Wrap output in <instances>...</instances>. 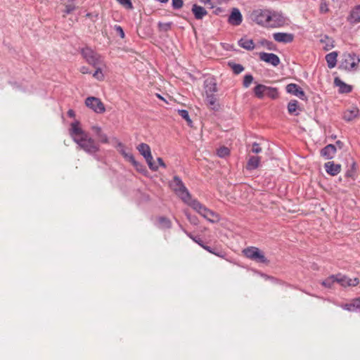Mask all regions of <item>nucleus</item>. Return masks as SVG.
<instances>
[{
	"label": "nucleus",
	"mask_w": 360,
	"mask_h": 360,
	"mask_svg": "<svg viewBox=\"0 0 360 360\" xmlns=\"http://www.w3.org/2000/svg\"><path fill=\"white\" fill-rule=\"evenodd\" d=\"M172 190L184 202L191 207L195 211L208 221L213 222L217 216L214 212L207 208L196 199H192L191 195L185 186L181 179L178 176H174L169 183Z\"/></svg>",
	"instance_id": "nucleus-1"
},
{
	"label": "nucleus",
	"mask_w": 360,
	"mask_h": 360,
	"mask_svg": "<svg viewBox=\"0 0 360 360\" xmlns=\"http://www.w3.org/2000/svg\"><path fill=\"white\" fill-rule=\"evenodd\" d=\"M69 134L72 141L77 145V148L84 150L89 155L96 156L100 151V145L89 134L83 130L78 121L71 123Z\"/></svg>",
	"instance_id": "nucleus-2"
},
{
	"label": "nucleus",
	"mask_w": 360,
	"mask_h": 360,
	"mask_svg": "<svg viewBox=\"0 0 360 360\" xmlns=\"http://www.w3.org/2000/svg\"><path fill=\"white\" fill-rule=\"evenodd\" d=\"M80 53L86 62L91 66H105L103 57L96 51H94L89 46L83 47L80 49Z\"/></svg>",
	"instance_id": "nucleus-3"
},
{
	"label": "nucleus",
	"mask_w": 360,
	"mask_h": 360,
	"mask_svg": "<svg viewBox=\"0 0 360 360\" xmlns=\"http://www.w3.org/2000/svg\"><path fill=\"white\" fill-rule=\"evenodd\" d=\"M243 255L248 259L259 263H267L268 260L264 253L256 247H248L243 250Z\"/></svg>",
	"instance_id": "nucleus-4"
},
{
	"label": "nucleus",
	"mask_w": 360,
	"mask_h": 360,
	"mask_svg": "<svg viewBox=\"0 0 360 360\" xmlns=\"http://www.w3.org/2000/svg\"><path fill=\"white\" fill-rule=\"evenodd\" d=\"M343 57L340 68L346 70L350 71L356 69L360 62V58L354 53H345Z\"/></svg>",
	"instance_id": "nucleus-5"
},
{
	"label": "nucleus",
	"mask_w": 360,
	"mask_h": 360,
	"mask_svg": "<svg viewBox=\"0 0 360 360\" xmlns=\"http://www.w3.org/2000/svg\"><path fill=\"white\" fill-rule=\"evenodd\" d=\"M269 11L267 9H257L252 12L251 19L257 24L263 27H268V20L269 18Z\"/></svg>",
	"instance_id": "nucleus-6"
},
{
	"label": "nucleus",
	"mask_w": 360,
	"mask_h": 360,
	"mask_svg": "<svg viewBox=\"0 0 360 360\" xmlns=\"http://www.w3.org/2000/svg\"><path fill=\"white\" fill-rule=\"evenodd\" d=\"M86 105L96 113L101 114L105 111L103 103L98 98L89 96L85 100Z\"/></svg>",
	"instance_id": "nucleus-7"
},
{
	"label": "nucleus",
	"mask_w": 360,
	"mask_h": 360,
	"mask_svg": "<svg viewBox=\"0 0 360 360\" xmlns=\"http://www.w3.org/2000/svg\"><path fill=\"white\" fill-rule=\"evenodd\" d=\"M269 18L268 20V27H278L285 23L283 16L276 11H269Z\"/></svg>",
	"instance_id": "nucleus-8"
},
{
	"label": "nucleus",
	"mask_w": 360,
	"mask_h": 360,
	"mask_svg": "<svg viewBox=\"0 0 360 360\" xmlns=\"http://www.w3.org/2000/svg\"><path fill=\"white\" fill-rule=\"evenodd\" d=\"M337 283L344 288L354 287L359 283L358 278H350L340 274H337Z\"/></svg>",
	"instance_id": "nucleus-9"
},
{
	"label": "nucleus",
	"mask_w": 360,
	"mask_h": 360,
	"mask_svg": "<svg viewBox=\"0 0 360 360\" xmlns=\"http://www.w3.org/2000/svg\"><path fill=\"white\" fill-rule=\"evenodd\" d=\"M259 59L266 63H269L274 67L278 66L280 63L279 57L275 53L261 52L259 54Z\"/></svg>",
	"instance_id": "nucleus-10"
},
{
	"label": "nucleus",
	"mask_w": 360,
	"mask_h": 360,
	"mask_svg": "<svg viewBox=\"0 0 360 360\" xmlns=\"http://www.w3.org/2000/svg\"><path fill=\"white\" fill-rule=\"evenodd\" d=\"M285 89L288 94L296 96L297 97L302 100L306 99L304 91L302 89V88L300 86H298L296 84L291 83L288 84L285 87Z\"/></svg>",
	"instance_id": "nucleus-11"
},
{
	"label": "nucleus",
	"mask_w": 360,
	"mask_h": 360,
	"mask_svg": "<svg viewBox=\"0 0 360 360\" xmlns=\"http://www.w3.org/2000/svg\"><path fill=\"white\" fill-rule=\"evenodd\" d=\"M340 307L350 312H360V297L354 298L349 302L341 304Z\"/></svg>",
	"instance_id": "nucleus-12"
},
{
	"label": "nucleus",
	"mask_w": 360,
	"mask_h": 360,
	"mask_svg": "<svg viewBox=\"0 0 360 360\" xmlns=\"http://www.w3.org/2000/svg\"><path fill=\"white\" fill-rule=\"evenodd\" d=\"M242 21L243 16L239 9L236 8H233L228 19L229 23L234 26H238L241 24Z\"/></svg>",
	"instance_id": "nucleus-13"
},
{
	"label": "nucleus",
	"mask_w": 360,
	"mask_h": 360,
	"mask_svg": "<svg viewBox=\"0 0 360 360\" xmlns=\"http://www.w3.org/2000/svg\"><path fill=\"white\" fill-rule=\"evenodd\" d=\"M360 116V111L357 107H352L344 111L342 118L346 122H351Z\"/></svg>",
	"instance_id": "nucleus-14"
},
{
	"label": "nucleus",
	"mask_w": 360,
	"mask_h": 360,
	"mask_svg": "<svg viewBox=\"0 0 360 360\" xmlns=\"http://www.w3.org/2000/svg\"><path fill=\"white\" fill-rule=\"evenodd\" d=\"M91 129L96 135L98 143H109V139L106 134H105L101 127L98 125H94L91 127Z\"/></svg>",
	"instance_id": "nucleus-15"
},
{
	"label": "nucleus",
	"mask_w": 360,
	"mask_h": 360,
	"mask_svg": "<svg viewBox=\"0 0 360 360\" xmlns=\"http://www.w3.org/2000/svg\"><path fill=\"white\" fill-rule=\"evenodd\" d=\"M273 37L275 41L285 44L290 43L294 39V35L290 33L276 32Z\"/></svg>",
	"instance_id": "nucleus-16"
},
{
	"label": "nucleus",
	"mask_w": 360,
	"mask_h": 360,
	"mask_svg": "<svg viewBox=\"0 0 360 360\" xmlns=\"http://www.w3.org/2000/svg\"><path fill=\"white\" fill-rule=\"evenodd\" d=\"M191 11L196 20H202L205 15H207V11L206 9L196 4H194L192 6Z\"/></svg>",
	"instance_id": "nucleus-17"
},
{
	"label": "nucleus",
	"mask_w": 360,
	"mask_h": 360,
	"mask_svg": "<svg viewBox=\"0 0 360 360\" xmlns=\"http://www.w3.org/2000/svg\"><path fill=\"white\" fill-rule=\"evenodd\" d=\"M324 167L326 172L331 176L337 175L341 170V165L339 164H335L333 162H328L325 163Z\"/></svg>",
	"instance_id": "nucleus-18"
},
{
	"label": "nucleus",
	"mask_w": 360,
	"mask_h": 360,
	"mask_svg": "<svg viewBox=\"0 0 360 360\" xmlns=\"http://www.w3.org/2000/svg\"><path fill=\"white\" fill-rule=\"evenodd\" d=\"M336 147L333 144H328L321 150V155L326 159H332L335 153Z\"/></svg>",
	"instance_id": "nucleus-19"
},
{
	"label": "nucleus",
	"mask_w": 360,
	"mask_h": 360,
	"mask_svg": "<svg viewBox=\"0 0 360 360\" xmlns=\"http://www.w3.org/2000/svg\"><path fill=\"white\" fill-rule=\"evenodd\" d=\"M334 84L338 86L340 93H349L352 91V86L343 82L339 77H335Z\"/></svg>",
	"instance_id": "nucleus-20"
},
{
	"label": "nucleus",
	"mask_w": 360,
	"mask_h": 360,
	"mask_svg": "<svg viewBox=\"0 0 360 360\" xmlns=\"http://www.w3.org/2000/svg\"><path fill=\"white\" fill-rule=\"evenodd\" d=\"M206 103L207 105L213 110H217L219 109V104L217 102V98L214 94L206 95Z\"/></svg>",
	"instance_id": "nucleus-21"
},
{
	"label": "nucleus",
	"mask_w": 360,
	"mask_h": 360,
	"mask_svg": "<svg viewBox=\"0 0 360 360\" xmlns=\"http://www.w3.org/2000/svg\"><path fill=\"white\" fill-rule=\"evenodd\" d=\"M260 158L259 156H251L246 165V169L248 170H253L257 169L260 163Z\"/></svg>",
	"instance_id": "nucleus-22"
},
{
	"label": "nucleus",
	"mask_w": 360,
	"mask_h": 360,
	"mask_svg": "<svg viewBox=\"0 0 360 360\" xmlns=\"http://www.w3.org/2000/svg\"><path fill=\"white\" fill-rule=\"evenodd\" d=\"M199 1L212 9L218 5L228 3L229 0H199Z\"/></svg>",
	"instance_id": "nucleus-23"
},
{
	"label": "nucleus",
	"mask_w": 360,
	"mask_h": 360,
	"mask_svg": "<svg viewBox=\"0 0 360 360\" xmlns=\"http://www.w3.org/2000/svg\"><path fill=\"white\" fill-rule=\"evenodd\" d=\"M238 44L240 47L248 50L252 51L255 48V44L252 39H248L246 38H242L238 41Z\"/></svg>",
	"instance_id": "nucleus-24"
},
{
	"label": "nucleus",
	"mask_w": 360,
	"mask_h": 360,
	"mask_svg": "<svg viewBox=\"0 0 360 360\" xmlns=\"http://www.w3.org/2000/svg\"><path fill=\"white\" fill-rule=\"evenodd\" d=\"M158 226L161 229H168L172 226V222L169 219L165 217H159L157 219Z\"/></svg>",
	"instance_id": "nucleus-25"
},
{
	"label": "nucleus",
	"mask_w": 360,
	"mask_h": 360,
	"mask_svg": "<svg viewBox=\"0 0 360 360\" xmlns=\"http://www.w3.org/2000/svg\"><path fill=\"white\" fill-rule=\"evenodd\" d=\"M338 53L335 51L331 52L326 56V60L329 68H333L337 63Z\"/></svg>",
	"instance_id": "nucleus-26"
},
{
	"label": "nucleus",
	"mask_w": 360,
	"mask_h": 360,
	"mask_svg": "<svg viewBox=\"0 0 360 360\" xmlns=\"http://www.w3.org/2000/svg\"><path fill=\"white\" fill-rule=\"evenodd\" d=\"M320 42L323 44V47L326 51L330 50L334 47V40L326 35L320 40Z\"/></svg>",
	"instance_id": "nucleus-27"
},
{
	"label": "nucleus",
	"mask_w": 360,
	"mask_h": 360,
	"mask_svg": "<svg viewBox=\"0 0 360 360\" xmlns=\"http://www.w3.org/2000/svg\"><path fill=\"white\" fill-rule=\"evenodd\" d=\"M217 91V84L212 80L205 81V93L207 94H214Z\"/></svg>",
	"instance_id": "nucleus-28"
},
{
	"label": "nucleus",
	"mask_w": 360,
	"mask_h": 360,
	"mask_svg": "<svg viewBox=\"0 0 360 360\" xmlns=\"http://www.w3.org/2000/svg\"><path fill=\"white\" fill-rule=\"evenodd\" d=\"M118 146L120 148V153L130 162L132 164H135V158L132 153L126 152L124 149V146L122 143H119Z\"/></svg>",
	"instance_id": "nucleus-29"
},
{
	"label": "nucleus",
	"mask_w": 360,
	"mask_h": 360,
	"mask_svg": "<svg viewBox=\"0 0 360 360\" xmlns=\"http://www.w3.org/2000/svg\"><path fill=\"white\" fill-rule=\"evenodd\" d=\"M337 283V274L331 275L321 282V285L327 288H332L333 284Z\"/></svg>",
	"instance_id": "nucleus-30"
},
{
	"label": "nucleus",
	"mask_w": 360,
	"mask_h": 360,
	"mask_svg": "<svg viewBox=\"0 0 360 360\" xmlns=\"http://www.w3.org/2000/svg\"><path fill=\"white\" fill-rule=\"evenodd\" d=\"M137 150L145 158L146 156H149V154L151 153L150 146L144 143H141L137 146Z\"/></svg>",
	"instance_id": "nucleus-31"
},
{
	"label": "nucleus",
	"mask_w": 360,
	"mask_h": 360,
	"mask_svg": "<svg viewBox=\"0 0 360 360\" xmlns=\"http://www.w3.org/2000/svg\"><path fill=\"white\" fill-rule=\"evenodd\" d=\"M266 86L264 84H257L254 88V93L258 98H263L265 95Z\"/></svg>",
	"instance_id": "nucleus-32"
},
{
	"label": "nucleus",
	"mask_w": 360,
	"mask_h": 360,
	"mask_svg": "<svg viewBox=\"0 0 360 360\" xmlns=\"http://www.w3.org/2000/svg\"><path fill=\"white\" fill-rule=\"evenodd\" d=\"M265 95L272 99H276L278 96V92L276 88L266 86Z\"/></svg>",
	"instance_id": "nucleus-33"
},
{
	"label": "nucleus",
	"mask_w": 360,
	"mask_h": 360,
	"mask_svg": "<svg viewBox=\"0 0 360 360\" xmlns=\"http://www.w3.org/2000/svg\"><path fill=\"white\" fill-rule=\"evenodd\" d=\"M102 67H104L103 65H98L96 67H94L96 68L95 72L93 74V77L96 79L98 81H103L104 79V74L102 71Z\"/></svg>",
	"instance_id": "nucleus-34"
},
{
	"label": "nucleus",
	"mask_w": 360,
	"mask_h": 360,
	"mask_svg": "<svg viewBox=\"0 0 360 360\" xmlns=\"http://www.w3.org/2000/svg\"><path fill=\"white\" fill-rule=\"evenodd\" d=\"M297 108L298 101L296 100H292L288 104V111L290 114L298 115V113H295Z\"/></svg>",
	"instance_id": "nucleus-35"
},
{
	"label": "nucleus",
	"mask_w": 360,
	"mask_h": 360,
	"mask_svg": "<svg viewBox=\"0 0 360 360\" xmlns=\"http://www.w3.org/2000/svg\"><path fill=\"white\" fill-rule=\"evenodd\" d=\"M172 25H173V23L172 22H159L158 23V30L160 32H167L169 30H171Z\"/></svg>",
	"instance_id": "nucleus-36"
},
{
	"label": "nucleus",
	"mask_w": 360,
	"mask_h": 360,
	"mask_svg": "<svg viewBox=\"0 0 360 360\" xmlns=\"http://www.w3.org/2000/svg\"><path fill=\"white\" fill-rule=\"evenodd\" d=\"M144 158L146 159L148 167L151 170L157 171L158 169V166L153 162V158L151 153L149 154V156H146Z\"/></svg>",
	"instance_id": "nucleus-37"
},
{
	"label": "nucleus",
	"mask_w": 360,
	"mask_h": 360,
	"mask_svg": "<svg viewBox=\"0 0 360 360\" xmlns=\"http://www.w3.org/2000/svg\"><path fill=\"white\" fill-rule=\"evenodd\" d=\"M229 65L231 68L233 72L236 75H238L244 70V68L240 64H236L233 63H229Z\"/></svg>",
	"instance_id": "nucleus-38"
},
{
	"label": "nucleus",
	"mask_w": 360,
	"mask_h": 360,
	"mask_svg": "<svg viewBox=\"0 0 360 360\" xmlns=\"http://www.w3.org/2000/svg\"><path fill=\"white\" fill-rule=\"evenodd\" d=\"M351 17L354 22H360V6H356V8L352 11Z\"/></svg>",
	"instance_id": "nucleus-39"
},
{
	"label": "nucleus",
	"mask_w": 360,
	"mask_h": 360,
	"mask_svg": "<svg viewBox=\"0 0 360 360\" xmlns=\"http://www.w3.org/2000/svg\"><path fill=\"white\" fill-rule=\"evenodd\" d=\"M178 113L183 119L187 122L188 124H191L192 121L190 119L188 112L186 110H178Z\"/></svg>",
	"instance_id": "nucleus-40"
},
{
	"label": "nucleus",
	"mask_w": 360,
	"mask_h": 360,
	"mask_svg": "<svg viewBox=\"0 0 360 360\" xmlns=\"http://www.w3.org/2000/svg\"><path fill=\"white\" fill-rule=\"evenodd\" d=\"M230 153V150L226 147H221L217 150V155L220 158H226Z\"/></svg>",
	"instance_id": "nucleus-41"
},
{
	"label": "nucleus",
	"mask_w": 360,
	"mask_h": 360,
	"mask_svg": "<svg viewBox=\"0 0 360 360\" xmlns=\"http://www.w3.org/2000/svg\"><path fill=\"white\" fill-rule=\"evenodd\" d=\"M203 249H205L207 252H209L212 254H214L218 257H223L221 252L218 251L217 249H216V248H212L205 245V246H203Z\"/></svg>",
	"instance_id": "nucleus-42"
},
{
	"label": "nucleus",
	"mask_w": 360,
	"mask_h": 360,
	"mask_svg": "<svg viewBox=\"0 0 360 360\" xmlns=\"http://www.w3.org/2000/svg\"><path fill=\"white\" fill-rule=\"evenodd\" d=\"M319 10L321 13H326L328 12V4L326 0H321L320 3Z\"/></svg>",
	"instance_id": "nucleus-43"
},
{
	"label": "nucleus",
	"mask_w": 360,
	"mask_h": 360,
	"mask_svg": "<svg viewBox=\"0 0 360 360\" xmlns=\"http://www.w3.org/2000/svg\"><path fill=\"white\" fill-rule=\"evenodd\" d=\"M253 79L254 78L252 75H245L244 79H243L244 87L248 88L250 85V84L252 82Z\"/></svg>",
	"instance_id": "nucleus-44"
},
{
	"label": "nucleus",
	"mask_w": 360,
	"mask_h": 360,
	"mask_svg": "<svg viewBox=\"0 0 360 360\" xmlns=\"http://www.w3.org/2000/svg\"><path fill=\"white\" fill-rule=\"evenodd\" d=\"M184 213L188 219V220L193 224L197 225L198 224V219L195 216H192L187 211H184Z\"/></svg>",
	"instance_id": "nucleus-45"
},
{
	"label": "nucleus",
	"mask_w": 360,
	"mask_h": 360,
	"mask_svg": "<svg viewBox=\"0 0 360 360\" xmlns=\"http://www.w3.org/2000/svg\"><path fill=\"white\" fill-rule=\"evenodd\" d=\"M119 4L125 7L127 9H132L133 5L131 0H117Z\"/></svg>",
	"instance_id": "nucleus-46"
},
{
	"label": "nucleus",
	"mask_w": 360,
	"mask_h": 360,
	"mask_svg": "<svg viewBox=\"0 0 360 360\" xmlns=\"http://www.w3.org/2000/svg\"><path fill=\"white\" fill-rule=\"evenodd\" d=\"M172 7L174 9H179L182 8L184 5L183 0H172Z\"/></svg>",
	"instance_id": "nucleus-47"
},
{
	"label": "nucleus",
	"mask_w": 360,
	"mask_h": 360,
	"mask_svg": "<svg viewBox=\"0 0 360 360\" xmlns=\"http://www.w3.org/2000/svg\"><path fill=\"white\" fill-rule=\"evenodd\" d=\"M252 152L254 153H259L262 152V148L259 146V144L255 142L252 146Z\"/></svg>",
	"instance_id": "nucleus-48"
},
{
	"label": "nucleus",
	"mask_w": 360,
	"mask_h": 360,
	"mask_svg": "<svg viewBox=\"0 0 360 360\" xmlns=\"http://www.w3.org/2000/svg\"><path fill=\"white\" fill-rule=\"evenodd\" d=\"M75 9V7L72 5H66L65 13L66 14H70L71 12H72Z\"/></svg>",
	"instance_id": "nucleus-49"
},
{
	"label": "nucleus",
	"mask_w": 360,
	"mask_h": 360,
	"mask_svg": "<svg viewBox=\"0 0 360 360\" xmlns=\"http://www.w3.org/2000/svg\"><path fill=\"white\" fill-rule=\"evenodd\" d=\"M115 30L119 33L120 37L123 39L124 37V32L123 29L120 25H117L115 26Z\"/></svg>",
	"instance_id": "nucleus-50"
},
{
	"label": "nucleus",
	"mask_w": 360,
	"mask_h": 360,
	"mask_svg": "<svg viewBox=\"0 0 360 360\" xmlns=\"http://www.w3.org/2000/svg\"><path fill=\"white\" fill-rule=\"evenodd\" d=\"M192 240L195 242L196 243H198L200 246H201L202 248H203V246H205V245L203 243L202 240L198 238V237H195V238H192Z\"/></svg>",
	"instance_id": "nucleus-51"
},
{
	"label": "nucleus",
	"mask_w": 360,
	"mask_h": 360,
	"mask_svg": "<svg viewBox=\"0 0 360 360\" xmlns=\"http://www.w3.org/2000/svg\"><path fill=\"white\" fill-rule=\"evenodd\" d=\"M79 71L82 74H89L90 73L89 69L86 66H82L80 68Z\"/></svg>",
	"instance_id": "nucleus-52"
},
{
	"label": "nucleus",
	"mask_w": 360,
	"mask_h": 360,
	"mask_svg": "<svg viewBox=\"0 0 360 360\" xmlns=\"http://www.w3.org/2000/svg\"><path fill=\"white\" fill-rule=\"evenodd\" d=\"M133 165L136 167V169L138 171H142V168L143 167V166L141 163L137 162L136 160H135V164H133Z\"/></svg>",
	"instance_id": "nucleus-53"
},
{
	"label": "nucleus",
	"mask_w": 360,
	"mask_h": 360,
	"mask_svg": "<svg viewBox=\"0 0 360 360\" xmlns=\"http://www.w3.org/2000/svg\"><path fill=\"white\" fill-rule=\"evenodd\" d=\"M215 9L213 11V13L214 15H219L220 13H221L223 12V9L220 7H215L214 8Z\"/></svg>",
	"instance_id": "nucleus-54"
},
{
	"label": "nucleus",
	"mask_w": 360,
	"mask_h": 360,
	"mask_svg": "<svg viewBox=\"0 0 360 360\" xmlns=\"http://www.w3.org/2000/svg\"><path fill=\"white\" fill-rule=\"evenodd\" d=\"M157 161L160 167H162L164 168H166V165L165 164L162 158H158Z\"/></svg>",
	"instance_id": "nucleus-55"
},
{
	"label": "nucleus",
	"mask_w": 360,
	"mask_h": 360,
	"mask_svg": "<svg viewBox=\"0 0 360 360\" xmlns=\"http://www.w3.org/2000/svg\"><path fill=\"white\" fill-rule=\"evenodd\" d=\"M68 115L70 117H75V112L73 110H69L68 111Z\"/></svg>",
	"instance_id": "nucleus-56"
},
{
	"label": "nucleus",
	"mask_w": 360,
	"mask_h": 360,
	"mask_svg": "<svg viewBox=\"0 0 360 360\" xmlns=\"http://www.w3.org/2000/svg\"><path fill=\"white\" fill-rule=\"evenodd\" d=\"M184 232L186 233V235H187L190 238H191V239H192V238H195V236H192V235H191V233H188V232H187V231H185Z\"/></svg>",
	"instance_id": "nucleus-57"
},
{
	"label": "nucleus",
	"mask_w": 360,
	"mask_h": 360,
	"mask_svg": "<svg viewBox=\"0 0 360 360\" xmlns=\"http://www.w3.org/2000/svg\"><path fill=\"white\" fill-rule=\"evenodd\" d=\"M156 1H158L160 3H162V4H165L167 2H168L169 0H155Z\"/></svg>",
	"instance_id": "nucleus-58"
},
{
	"label": "nucleus",
	"mask_w": 360,
	"mask_h": 360,
	"mask_svg": "<svg viewBox=\"0 0 360 360\" xmlns=\"http://www.w3.org/2000/svg\"><path fill=\"white\" fill-rule=\"evenodd\" d=\"M336 144L339 146L340 148L342 147V143L340 141H336Z\"/></svg>",
	"instance_id": "nucleus-59"
},
{
	"label": "nucleus",
	"mask_w": 360,
	"mask_h": 360,
	"mask_svg": "<svg viewBox=\"0 0 360 360\" xmlns=\"http://www.w3.org/2000/svg\"><path fill=\"white\" fill-rule=\"evenodd\" d=\"M86 16L88 18H91L92 16V13H86Z\"/></svg>",
	"instance_id": "nucleus-60"
},
{
	"label": "nucleus",
	"mask_w": 360,
	"mask_h": 360,
	"mask_svg": "<svg viewBox=\"0 0 360 360\" xmlns=\"http://www.w3.org/2000/svg\"><path fill=\"white\" fill-rule=\"evenodd\" d=\"M157 96H158L159 98H160V99H162V100H164V98H162L160 94H157Z\"/></svg>",
	"instance_id": "nucleus-61"
},
{
	"label": "nucleus",
	"mask_w": 360,
	"mask_h": 360,
	"mask_svg": "<svg viewBox=\"0 0 360 360\" xmlns=\"http://www.w3.org/2000/svg\"><path fill=\"white\" fill-rule=\"evenodd\" d=\"M346 175H347V176H351V174H350V172H347V174H346Z\"/></svg>",
	"instance_id": "nucleus-62"
},
{
	"label": "nucleus",
	"mask_w": 360,
	"mask_h": 360,
	"mask_svg": "<svg viewBox=\"0 0 360 360\" xmlns=\"http://www.w3.org/2000/svg\"><path fill=\"white\" fill-rule=\"evenodd\" d=\"M354 166H355V163L354 162V163L352 164V167H354Z\"/></svg>",
	"instance_id": "nucleus-63"
}]
</instances>
